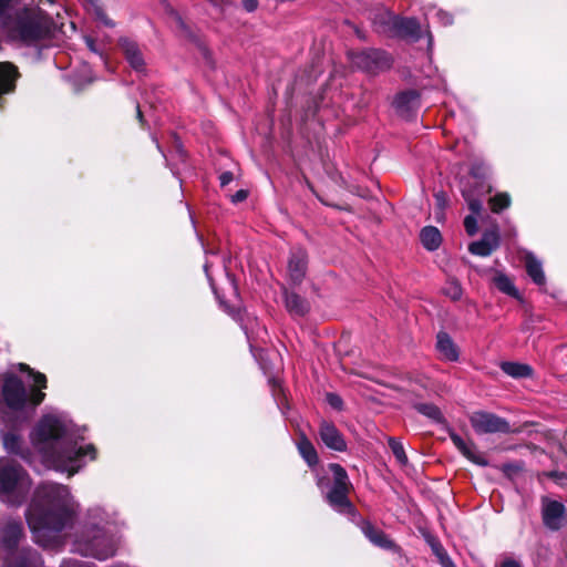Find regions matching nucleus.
<instances>
[{
    "label": "nucleus",
    "instance_id": "1",
    "mask_svg": "<svg viewBox=\"0 0 567 567\" xmlns=\"http://www.w3.org/2000/svg\"><path fill=\"white\" fill-rule=\"evenodd\" d=\"M75 424L61 413L44 414L30 433V441L42 463L55 471L73 475L85 465V457H96L94 445L83 441Z\"/></svg>",
    "mask_w": 567,
    "mask_h": 567
},
{
    "label": "nucleus",
    "instance_id": "2",
    "mask_svg": "<svg viewBox=\"0 0 567 567\" xmlns=\"http://www.w3.org/2000/svg\"><path fill=\"white\" fill-rule=\"evenodd\" d=\"M76 506L66 486L43 483L34 492L25 517L37 544L55 548L62 543V532L72 525Z\"/></svg>",
    "mask_w": 567,
    "mask_h": 567
},
{
    "label": "nucleus",
    "instance_id": "3",
    "mask_svg": "<svg viewBox=\"0 0 567 567\" xmlns=\"http://www.w3.org/2000/svg\"><path fill=\"white\" fill-rule=\"evenodd\" d=\"M114 524V514L105 512L102 507L90 508L84 524L75 534L73 551L99 560L113 557L120 542L112 529Z\"/></svg>",
    "mask_w": 567,
    "mask_h": 567
},
{
    "label": "nucleus",
    "instance_id": "4",
    "mask_svg": "<svg viewBox=\"0 0 567 567\" xmlns=\"http://www.w3.org/2000/svg\"><path fill=\"white\" fill-rule=\"evenodd\" d=\"M19 368L29 373L33 380V386L28 391L23 381L16 374H0V409L6 406L11 411H21L27 406L35 408L45 398L40 389L47 388V377L40 372H33L23 363H20Z\"/></svg>",
    "mask_w": 567,
    "mask_h": 567
},
{
    "label": "nucleus",
    "instance_id": "5",
    "mask_svg": "<svg viewBox=\"0 0 567 567\" xmlns=\"http://www.w3.org/2000/svg\"><path fill=\"white\" fill-rule=\"evenodd\" d=\"M30 488V476L21 465L8 457L0 458V501L19 506L27 498Z\"/></svg>",
    "mask_w": 567,
    "mask_h": 567
},
{
    "label": "nucleus",
    "instance_id": "6",
    "mask_svg": "<svg viewBox=\"0 0 567 567\" xmlns=\"http://www.w3.org/2000/svg\"><path fill=\"white\" fill-rule=\"evenodd\" d=\"M329 470L333 476V484L326 493V501L339 513H351L353 511V506L348 495L352 488V484L346 470L337 463L329 464Z\"/></svg>",
    "mask_w": 567,
    "mask_h": 567
},
{
    "label": "nucleus",
    "instance_id": "7",
    "mask_svg": "<svg viewBox=\"0 0 567 567\" xmlns=\"http://www.w3.org/2000/svg\"><path fill=\"white\" fill-rule=\"evenodd\" d=\"M349 58L353 66L368 73L384 71L389 69L392 63L388 53L375 49L351 52Z\"/></svg>",
    "mask_w": 567,
    "mask_h": 567
},
{
    "label": "nucleus",
    "instance_id": "8",
    "mask_svg": "<svg viewBox=\"0 0 567 567\" xmlns=\"http://www.w3.org/2000/svg\"><path fill=\"white\" fill-rule=\"evenodd\" d=\"M470 422L478 434L511 432V425L505 419L488 412H474L470 416Z\"/></svg>",
    "mask_w": 567,
    "mask_h": 567
},
{
    "label": "nucleus",
    "instance_id": "9",
    "mask_svg": "<svg viewBox=\"0 0 567 567\" xmlns=\"http://www.w3.org/2000/svg\"><path fill=\"white\" fill-rule=\"evenodd\" d=\"M11 32L13 37L31 43L44 39L49 33V29L44 23L34 18L20 17L17 19Z\"/></svg>",
    "mask_w": 567,
    "mask_h": 567
},
{
    "label": "nucleus",
    "instance_id": "10",
    "mask_svg": "<svg viewBox=\"0 0 567 567\" xmlns=\"http://www.w3.org/2000/svg\"><path fill=\"white\" fill-rule=\"evenodd\" d=\"M542 518L548 529L558 530L567 523V511L561 503L543 498Z\"/></svg>",
    "mask_w": 567,
    "mask_h": 567
},
{
    "label": "nucleus",
    "instance_id": "11",
    "mask_svg": "<svg viewBox=\"0 0 567 567\" xmlns=\"http://www.w3.org/2000/svg\"><path fill=\"white\" fill-rule=\"evenodd\" d=\"M23 534L20 520L6 518L0 526V546L7 550L14 549Z\"/></svg>",
    "mask_w": 567,
    "mask_h": 567
},
{
    "label": "nucleus",
    "instance_id": "12",
    "mask_svg": "<svg viewBox=\"0 0 567 567\" xmlns=\"http://www.w3.org/2000/svg\"><path fill=\"white\" fill-rule=\"evenodd\" d=\"M319 436L328 449L337 452L347 451V442L333 423L322 421L319 426Z\"/></svg>",
    "mask_w": 567,
    "mask_h": 567
},
{
    "label": "nucleus",
    "instance_id": "13",
    "mask_svg": "<svg viewBox=\"0 0 567 567\" xmlns=\"http://www.w3.org/2000/svg\"><path fill=\"white\" fill-rule=\"evenodd\" d=\"M308 256L305 249L296 248L291 250L288 261V274L295 285L302 282L307 271Z\"/></svg>",
    "mask_w": 567,
    "mask_h": 567
},
{
    "label": "nucleus",
    "instance_id": "14",
    "mask_svg": "<svg viewBox=\"0 0 567 567\" xmlns=\"http://www.w3.org/2000/svg\"><path fill=\"white\" fill-rule=\"evenodd\" d=\"M498 246V233L496 230H492L484 233L480 240L470 244L468 250L473 255L486 257L489 256L495 249H497Z\"/></svg>",
    "mask_w": 567,
    "mask_h": 567
},
{
    "label": "nucleus",
    "instance_id": "15",
    "mask_svg": "<svg viewBox=\"0 0 567 567\" xmlns=\"http://www.w3.org/2000/svg\"><path fill=\"white\" fill-rule=\"evenodd\" d=\"M386 22H392L396 31L413 40L421 38V25L415 18H398L386 13Z\"/></svg>",
    "mask_w": 567,
    "mask_h": 567
},
{
    "label": "nucleus",
    "instance_id": "16",
    "mask_svg": "<svg viewBox=\"0 0 567 567\" xmlns=\"http://www.w3.org/2000/svg\"><path fill=\"white\" fill-rule=\"evenodd\" d=\"M451 440L454 443V445L457 447V450L471 462L481 465V466H487L488 462L482 455L480 452L476 451L474 444L466 443L460 435L452 433Z\"/></svg>",
    "mask_w": 567,
    "mask_h": 567
},
{
    "label": "nucleus",
    "instance_id": "17",
    "mask_svg": "<svg viewBox=\"0 0 567 567\" xmlns=\"http://www.w3.org/2000/svg\"><path fill=\"white\" fill-rule=\"evenodd\" d=\"M451 440L454 443V445L457 447V450L471 462L481 465V466H487L488 462L482 455L480 452L476 451L474 444L466 443L460 435L452 433Z\"/></svg>",
    "mask_w": 567,
    "mask_h": 567
},
{
    "label": "nucleus",
    "instance_id": "18",
    "mask_svg": "<svg viewBox=\"0 0 567 567\" xmlns=\"http://www.w3.org/2000/svg\"><path fill=\"white\" fill-rule=\"evenodd\" d=\"M120 47L130 65L136 71H143L145 63L138 45L130 39H122Z\"/></svg>",
    "mask_w": 567,
    "mask_h": 567
},
{
    "label": "nucleus",
    "instance_id": "19",
    "mask_svg": "<svg viewBox=\"0 0 567 567\" xmlns=\"http://www.w3.org/2000/svg\"><path fill=\"white\" fill-rule=\"evenodd\" d=\"M436 348L445 360L452 362L458 360V349L446 332L437 334Z\"/></svg>",
    "mask_w": 567,
    "mask_h": 567
},
{
    "label": "nucleus",
    "instance_id": "20",
    "mask_svg": "<svg viewBox=\"0 0 567 567\" xmlns=\"http://www.w3.org/2000/svg\"><path fill=\"white\" fill-rule=\"evenodd\" d=\"M285 303L292 316L302 317L309 311L308 301L295 292H285Z\"/></svg>",
    "mask_w": 567,
    "mask_h": 567
},
{
    "label": "nucleus",
    "instance_id": "21",
    "mask_svg": "<svg viewBox=\"0 0 567 567\" xmlns=\"http://www.w3.org/2000/svg\"><path fill=\"white\" fill-rule=\"evenodd\" d=\"M16 78V66L9 62H0V94L13 90Z\"/></svg>",
    "mask_w": 567,
    "mask_h": 567
},
{
    "label": "nucleus",
    "instance_id": "22",
    "mask_svg": "<svg viewBox=\"0 0 567 567\" xmlns=\"http://www.w3.org/2000/svg\"><path fill=\"white\" fill-rule=\"evenodd\" d=\"M525 266L528 276L536 285H545L546 278L543 271L542 262L533 254H527L525 256Z\"/></svg>",
    "mask_w": 567,
    "mask_h": 567
},
{
    "label": "nucleus",
    "instance_id": "23",
    "mask_svg": "<svg viewBox=\"0 0 567 567\" xmlns=\"http://www.w3.org/2000/svg\"><path fill=\"white\" fill-rule=\"evenodd\" d=\"M419 94L415 91L400 93L394 101V106L402 115L411 112L417 104Z\"/></svg>",
    "mask_w": 567,
    "mask_h": 567
},
{
    "label": "nucleus",
    "instance_id": "24",
    "mask_svg": "<svg viewBox=\"0 0 567 567\" xmlns=\"http://www.w3.org/2000/svg\"><path fill=\"white\" fill-rule=\"evenodd\" d=\"M365 537L375 546L381 548H392L393 542L380 529L375 528L371 524H365L362 528Z\"/></svg>",
    "mask_w": 567,
    "mask_h": 567
},
{
    "label": "nucleus",
    "instance_id": "25",
    "mask_svg": "<svg viewBox=\"0 0 567 567\" xmlns=\"http://www.w3.org/2000/svg\"><path fill=\"white\" fill-rule=\"evenodd\" d=\"M421 243L430 251L436 250L441 243L442 236L440 230L433 226H426L421 230L420 234Z\"/></svg>",
    "mask_w": 567,
    "mask_h": 567
},
{
    "label": "nucleus",
    "instance_id": "26",
    "mask_svg": "<svg viewBox=\"0 0 567 567\" xmlns=\"http://www.w3.org/2000/svg\"><path fill=\"white\" fill-rule=\"evenodd\" d=\"M501 369L504 373L515 379L529 378L533 375V368L525 363L506 361L501 364Z\"/></svg>",
    "mask_w": 567,
    "mask_h": 567
},
{
    "label": "nucleus",
    "instance_id": "27",
    "mask_svg": "<svg viewBox=\"0 0 567 567\" xmlns=\"http://www.w3.org/2000/svg\"><path fill=\"white\" fill-rule=\"evenodd\" d=\"M1 433L4 449L9 453L20 455L23 460L29 461L28 454L21 449V437L14 432H4L1 430Z\"/></svg>",
    "mask_w": 567,
    "mask_h": 567
},
{
    "label": "nucleus",
    "instance_id": "28",
    "mask_svg": "<svg viewBox=\"0 0 567 567\" xmlns=\"http://www.w3.org/2000/svg\"><path fill=\"white\" fill-rule=\"evenodd\" d=\"M298 451L309 466L318 464V453L313 444L302 434L297 443Z\"/></svg>",
    "mask_w": 567,
    "mask_h": 567
},
{
    "label": "nucleus",
    "instance_id": "29",
    "mask_svg": "<svg viewBox=\"0 0 567 567\" xmlns=\"http://www.w3.org/2000/svg\"><path fill=\"white\" fill-rule=\"evenodd\" d=\"M414 409L423 414L424 416L429 417L430 420L441 423L443 422V415L441 410L432 404V403H415Z\"/></svg>",
    "mask_w": 567,
    "mask_h": 567
},
{
    "label": "nucleus",
    "instance_id": "30",
    "mask_svg": "<svg viewBox=\"0 0 567 567\" xmlns=\"http://www.w3.org/2000/svg\"><path fill=\"white\" fill-rule=\"evenodd\" d=\"M493 281L499 291H502L511 297H517V289L515 288L511 278L507 277L506 275L497 274L494 277Z\"/></svg>",
    "mask_w": 567,
    "mask_h": 567
},
{
    "label": "nucleus",
    "instance_id": "31",
    "mask_svg": "<svg viewBox=\"0 0 567 567\" xmlns=\"http://www.w3.org/2000/svg\"><path fill=\"white\" fill-rule=\"evenodd\" d=\"M87 10H89L91 13H93V14L95 16V18H96L99 21H101L104 25H106V27H114V23L112 22V20H110V19L106 17V14H105L104 10L102 9V7H101L97 2H95V1L91 0V1L89 2Z\"/></svg>",
    "mask_w": 567,
    "mask_h": 567
},
{
    "label": "nucleus",
    "instance_id": "32",
    "mask_svg": "<svg viewBox=\"0 0 567 567\" xmlns=\"http://www.w3.org/2000/svg\"><path fill=\"white\" fill-rule=\"evenodd\" d=\"M431 548L434 553V555L437 557L440 564L442 567H450L447 564H454L450 556L447 555L444 547L436 540L431 542Z\"/></svg>",
    "mask_w": 567,
    "mask_h": 567
},
{
    "label": "nucleus",
    "instance_id": "33",
    "mask_svg": "<svg viewBox=\"0 0 567 567\" xmlns=\"http://www.w3.org/2000/svg\"><path fill=\"white\" fill-rule=\"evenodd\" d=\"M489 203L492 206V210L494 213H498L502 209L507 208L509 206L511 197L507 193H501L495 195Z\"/></svg>",
    "mask_w": 567,
    "mask_h": 567
},
{
    "label": "nucleus",
    "instance_id": "34",
    "mask_svg": "<svg viewBox=\"0 0 567 567\" xmlns=\"http://www.w3.org/2000/svg\"><path fill=\"white\" fill-rule=\"evenodd\" d=\"M389 445L392 450V453L394 454L395 458L398 460V462L402 465L406 464L408 463V456L404 452V447L403 445L398 442L395 439L391 437L389 440Z\"/></svg>",
    "mask_w": 567,
    "mask_h": 567
},
{
    "label": "nucleus",
    "instance_id": "35",
    "mask_svg": "<svg viewBox=\"0 0 567 567\" xmlns=\"http://www.w3.org/2000/svg\"><path fill=\"white\" fill-rule=\"evenodd\" d=\"M445 293L452 300H458L462 297V288L456 281H451L445 288Z\"/></svg>",
    "mask_w": 567,
    "mask_h": 567
},
{
    "label": "nucleus",
    "instance_id": "36",
    "mask_svg": "<svg viewBox=\"0 0 567 567\" xmlns=\"http://www.w3.org/2000/svg\"><path fill=\"white\" fill-rule=\"evenodd\" d=\"M464 227L466 233L470 236H473L477 233V218L475 215H468L464 219Z\"/></svg>",
    "mask_w": 567,
    "mask_h": 567
},
{
    "label": "nucleus",
    "instance_id": "37",
    "mask_svg": "<svg viewBox=\"0 0 567 567\" xmlns=\"http://www.w3.org/2000/svg\"><path fill=\"white\" fill-rule=\"evenodd\" d=\"M486 167L483 163H475L471 168V174L475 178H484L486 176Z\"/></svg>",
    "mask_w": 567,
    "mask_h": 567
},
{
    "label": "nucleus",
    "instance_id": "38",
    "mask_svg": "<svg viewBox=\"0 0 567 567\" xmlns=\"http://www.w3.org/2000/svg\"><path fill=\"white\" fill-rule=\"evenodd\" d=\"M327 401L332 408H334L337 410L342 409V399L338 394L328 393Z\"/></svg>",
    "mask_w": 567,
    "mask_h": 567
},
{
    "label": "nucleus",
    "instance_id": "39",
    "mask_svg": "<svg viewBox=\"0 0 567 567\" xmlns=\"http://www.w3.org/2000/svg\"><path fill=\"white\" fill-rule=\"evenodd\" d=\"M468 208L472 210L473 215H478L482 209V202L477 198H468L466 197Z\"/></svg>",
    "mask_w": 567,
    "mask_h": 567
},
{
    "label": "nucleus",
    "instance_id": "40",
    "mask_svg": "<svg viewBox=\"0 0 567 567\" xmlns=\"http://www.w3.org/2000/svg\"><path fill=\"white\" fill-rule=\"evenodd\" d=\"M436 17L443 25H449L453 22V18L450 13L444 11H437Z\"/></svg>",
    "mask_w": 567,
    "mask_h": 567
},
{
    "label": "nucleus",
    "instance_id": "41",
    "mask_svg": "<svg viewBox=\"0 0 567 567\" xmlns=\"http://www.w3.org/2000/svg\"><path fill=\"white\" fill-rule=\"evenodd\" d=\"M248 196V192L245 190V189H239L237 190L233 196H231V202L233 203H240L243 200H245Z\"/></svg>",
    "mask_w": 567,
    "mask_h": 567
},
{
    "label": "nucleus",
    "instance_id": "42",
    "mask_svg": "<svg viewBox=\"0 0 567 567\" xmlns=\"http://www.w3.org/2000/svg\"><path fill=\"white\" fill-rule=\"evenodd\" d=\"M13 0H0V18L7 16Z\"/></svg>",
    "mask_w": 567,
    "mask_h": 567
},
{
    "label": "nucleus",
    "instance_id": "43",
    "mask_svg": "<svg viewBox=\"0 0 567 567\" xmlns=\"http://www.w3.org/2000/svg\"><path fill=\"white\" fill-rule=\"evenodd\" d=\"M65 567H96V565L93 563L72 560V561H68Z\"/></svg>",
    "mask_w": 567,
    "mask_h": 567
},
{
    "label": "nucleus",
    "instance_id": "44",
    "mask_svg": "<svg viewBox=\"0 0 567 567\" xmlns=\"http://www.w3.org/2000/svg\"><path fill=\"white\" fill-rule=\"evenodd\" d=\"M498 567H522V564L518 560L507 558L503 560Z\"/></svg>",
    "mask_w": 567,
    "mask_h": 567
},
{
    "label": "nucleus",
    "instance_id": "45",
    "mask_svg": "<svg viewBox=\"0 0 567 567\" xmlns=\"http://www.w3.org/2000/svg\"><path fill=\"white\" fill-rule=\"evenodd\" d=\"M243 4L248 12H251L257 9L258 1L257 0H243Z\"/></svg>",
    "mask_w": 567,
    "mask_h": 567
},
{
    "label": "nucleus",
    "instance_id": "46",
    "mask_svg": "<svg viewBox=\"0 0 567 567\" xmlns=\"http://www.w3.org/2000/svg\"><path fill=\"white\" fill-rule=\"evenodd\" d=\"M221 186L228 185L233 181V173L225 172L219 177Z\"/></svg>",
    "mask_w": 567,
    "mask_h": 567
},
{
    "label": "nucleus",
    "instance_id": "47",
    "mask_svg": "<svg viewBox=\"0 0 567 567\" xmlns=\"http://www.w3.org/2000/svg\"><path fill=\"white\" fill-rule=\"evenodd\" d=\"M85 42H86L87 48H89L92 52H94V53H99V50H97L96 44H95V41H94L92 38L86 37V38H85Z\"/></svg>",
    "mask_w": 567,
    "mask_h": 567
},
{
    "label": "nucleus",
    "instance_id": "48",
    "mask_svg": "<svg viewBox=\"0 0 567 567\" xmlns=\"http://www.w3.org/2000/svg\"><path fill=\"white\" fill-rule=\"evenodd\" d=\"M317 485L318 487L323 491V488L328 485L326 483V478L324 477H319L318 481H317Z\"/></svg>",
    "mask_w": 567,
    "mask_h": 567
},
{
    "label": "nucleus",
    "instance_id": "49",
    "mask_svg": "<svg viewBox=\"0 0 567 567\" xmlns=\"http://www.w3.org/2000/svg\"><path fill=\"white\" fill-rule=\"evenodd\" d=\"M31 558L33 561V567H38L39 566V557H38L37 553H32Z\"/></svg>",
    "mask_w": 567,
    "mask_h": 567
},
{
    "label": "nucleus",
    "instance_id": "50",
    "mask_svg": "<svg viewBox=\"0 0 567 567\" xmlns=\"http://www.w3.org/2000/svg\"><path fill=\"white\" fill-rule=\"evenodd\" d=\"M436 198H437V202L440 204V206H443L444 205V195L443 194H437L436 195Z\"/></svg>",
    "mask_w": 567,
    "mask_h": 567
},
{
    "label": "nucleus",
    "instance_id": "51",
    "mask_svg": "<svg viewBox=\"0 0 567 567\" xmlns=\"http://www.w3.org/2000/svg\"><path fill=\"white\" fill-rule=\"evenodd\" d=\"M136 110H137V117L142 122L143 121V114H142V111H141L138 105L136 106Z\"/></svg>",
    "mask_w": 567,
    "mask_h": 567
},
{
    "label": "nucleus",
    "instance_id": "52",
    "mask_svg": "<svg viewBox=\"0 0 567 567\" xmlns=\"http://www.w3.org/2000/svg\"><path fill=\"white\" fill-rule=\"evenodd\" d=\"M176 151L181 154V156H183L184 154V151L181 146H177Z\"/></svg>",
    "mask_w": 567,
    "mask_h": 567
},
{
    "label": "nucleus",
    "instance_id": "53",
    "mask_svg": "<svg viewBox=\"0 0 567 567\" xmlns=\"http://www.w3.org/2000/svg\"><path fill=\"white\" fill-rule=\"evenodd\" d=\"M449 565H450V567H456L455 564H449Z\"/></svg>",
    "mask_w": 567,
    "mask_h": 567
}]
</instances>
